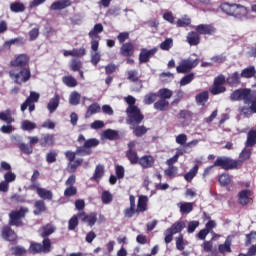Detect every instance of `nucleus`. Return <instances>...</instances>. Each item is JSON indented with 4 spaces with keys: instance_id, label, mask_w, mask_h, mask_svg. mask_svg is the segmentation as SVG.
I'll return each instance as SVG.
<instances>
[{
    "instance_id": "1",
    "label": "nucleus",
    "mask_w": 256,
    "mask_h": 256,
    "mask_svg": "<svg viewBox=\"0 0 256 256\" xmlns=\"http://www.w3.org/2000/svg\"><path fill=\"white\" fill-rule=\"evenodd\" d=\"M220 8L223 13H226V15H230L231 17H235V19H238L239 21L249 19V10L241 4H230L225 2L221 4Z\"/></svg>"
},
{
    "instance_id": "2",
    "label": "nucleus",
    "mask_w": 256,
    "mask_h": 256,
    "mask_svg": "<svg viewBox=\"0 0 256 256\" xmlns=\"http://www.w3.org/2000/svg\"><path fill=\"white\" fill-rule=\"evenodd\" d=\"M243 165L241 160H233L229 157H218L214 162V167H222L225 171L239 169Z\"/></svg>"
},
{
    "instance_id": "3",
    "label": "nucleus",
    "mask_w": 256,
    "mask_h": 256,
    "mask_svg": "<svg viewBox=\"0 0 256 256\" xmlns=\"http://www.w3.org/2000/svg\"><path fill=\"white\" fill-rule=\"evenodd\" d=\"M51 249H53V246H51V239L44 238L41 243L37 242H31L29 247V253H32V255H37L39 253H51Z\"/></svg>"
},
{
    "instance_id": "4",
    "label": "nucleus",
    "mask_w": 256,
    "mask_h": 256,
    "mask_svg": "<svg viewBox=\"0 0 256 256\" xmlns=\"http://www.w3.org/2000/svg\"><path fill=\"white\" fill-rule=\"evenodd\" d=\"M186 224L184 221L175 222L170 228L164 231V242L166 245H169L171 241H173V235H177V233H181L183 229H185Z\"/></svg>"
},
{
    "instance_id": "5",
    "label": "nucleus",
    "mask_w": 256,
    "mask_h": 256,
    "mask_svg": "<svg viewBox=\"0 0 256 256\" xmlns=\"http://www.w3.org/2000/svg\"><path fill=\"white\" fill-rule=\"evenodd\" d=\"M126 113L128 115V125H139V123L145 119L143 114H141V109L137 106H128Z\"/></svg>"
},
{
    "instance_id": "6",
    "label": "nucleus",
    "mask_w": 256,
    "mask_h": 256,
    "mask_svg": "<svg viewBox=\"0 0 256 256\" xmlns=\"http://www.w3.org/2000/svg\"><path fill=\"white\" fill-rule=\"evenodd\" d=\"M9 75L15 83L22 85V83H27L31 79V70L29 68H22L19 72L12 70Z\"/></svg>"
},
{
    "instance_id": "7",
    "label": "nucleus",
    "mask_w": 256,
    "mask_h": 256,
    "mask_svg": "<svg viewBox=\"0 0 256 256\" xmlns=\"http://www.w3.org/2000/svg\"><path fill=\"white\" fill-rule=\"evenodd\" d=\"M230 101H244L245 105L251 103V89H238L230 95Z\"/></svg>"
},
{
    "instance_id": "8",
    "label": "nucleus",
    "mask_w": 256,
    "mask_h": 256,
    "mask_svg": "<svg viewBox=\"0 0 256 256\" xmlns=\"http://www.w3.org/2000/svg\"><path fill=\"white\" fill-rule=\"evenodd\" d=\"M29 209L27 208H20L19 210L12 211L9 214V225H13L14 227H21L23 225V222L21 219L25 217V213H28Z\"/></svg>"
},
{
    "instance_id": "9",
    "label": "nucleus",
    "mask_w": 256,
    "mask_h": 256,
    "mask_svg": "<svg viewBox=\"0 0 256 256\" xmlns=\"http://www.w3.org/2000/svg\"><path fill=\"white\" fill-rule=\"evenodd\" d=\"M99 33H103V24H95L94 28L89 32V37L91 40V50L99 51Z\"/></svg>"
},
{
    "instance_id": "10",
    "label": "nucleus",
    "mask_w": 256,
    "mask_h": 256,
    "mask_svg": "<svg viewBox=\"0 0 256 256\" xmlns=\"http://www.w3.org/2000/svg\"><path fill=\"white\" fill-rule=\"evenodd\" d=\"M198 65H199V59H195V60L191 58L183 59L181 60L179 65L176 67V71L177 73H189L191 69H195V67H197Z\"/></svg>"
},
{
    "instance_id": "11",
    "label": "nucleus",
    "mask_w": 256,
    "mask_h": 256,
    "mask_svg": "<svg viewBox=\"0 0 256 256\" xmlns=\"http://www.w3.org/2000/svg\"><path fill=\"white\" fill-rule=\"evenodd\" d=\"M31 189H35L37 195L40 199H44L45 201H51L53 199V192L51 190H47L45 188L39 187V184H31Z\"/></svg>"
},
{
    "instance_id": "12",
    "label": "nucleus",
    "mask_w": 256,
    "mask_h": 256,
    "mask_svg": "<svg viewBox=\"0 0 256 256\" xmlns=\"http://www.w3.org/2000/svg\"><path fill=\"white\" fill-rule=\"evenodd\" d=\"M157 51H159V49H157V48H152L150 50H147L146 48L141 49L140 54H139L140 63L149 62L151 57H153L155 55V53H157Z\"/></svg>"
},
{
    "instance_id": "13",
    "label": "nucleus",
    "mask_w": 256,
    "mask_h": 256,
    "mask_svg": "<svg viewBox=\"0 0 256 256\" xmlns=\"http://www.w3.org/2000/svg\"><path fill=\"white\" fill-rule=\"evenodd\" d=\"M195 31L198 35H214L216 29L209 24H200L195 26Z\"/></svg>"
},
{
    "instance_id": "14",
    "label": "nucleus",
    "mask_w": 256,
    "mask_h": 256,
    "mask_svg": "<svg viewBox=\"0 0 256 256\" xmlns=\"http://www.w3.org/2000/svg\"><path fill=\"white\" fill-rule=\"evenodd\" d=\"M78 218L83 223H87L90 227H93V225L97 223V213H91L89 215H85V212H81L78 214Z\"/></svg>"
},
{
    "instance_id": "15",
    "label": "nucleus",
    "mask_w": 256,
    "mask_h": 256,
    "mask_svg": "<svg viewBox=\"0 0 256 256\" xmlns=\"http://www.w3.org/2000/svg\"><path fill=\"white\" fill-rule=\"evenodd\" d=\"M28 63H29V56H27V54H20L18 57H16L15 60H12L10 62V65L12 67L25 68V66H27Z\"/></svg>"
},
{
    "instance_id": "16",
    "label": "nucleus",
    "mask_w": 256,
    "mask_h": 256,
    "mask_svg": "<svg viewBox=\"0 0 256 256\" xmlns=\"http://www.w3.org/2000/svg\"><path fill=\"white\" fill-rule=\"evenodd\" d=\"M2 237L5 239V241H17V234L11 227L4 226L1 230Z\"/></svg>"
},
{
    "instance_id": "17",
    "label": "nucleus",
    "mask_w": 256,
    "mask_h": 256,
    "mask_svg": "<svg viewBox=\"0 0 256 256\" xmlns=\"http://www.w3.org/2000/svg\"><path fill=\"white\" fill-rule=\"evenodd\" d=\"M67 7H71V0H58L51 4V11H62V9H67Z\"/></svg>"
},
{
    "instance_id": "18",
    "label": "nucleus",
    "mask_w": 256,
    "mask_h": 256,
    "mask_svg": "<svg viewBox=\"0 0 256 256\" xmlns=\"http://www.w3.org/2000/svg\"><path fill=\"white\" fill-rule=\"evenodd\" d=\"M186 41L191 47H197L201 43V36H199L197 31H191L187 34Z\"/></svg>"
},
{
    "instance_id": "19",
    "label": "nucleus",
    "mask_w": 256,
    "mask_h": 256,
    "mask_svg": "<svg viewBox=\"0 0 256 256\" xmlns=\"http://www.w3.org/2000/svg\"><path fill=\"white\" fill-rule=\"evenodd\" d=\"M61 101V96L59 94H55L54 97H52L48 104L47 109L49 113H55L57 109L59 108V103Z\"/></svg>"
},
{
    "instance_id": "20",
    "label": "nucleus",
    "mask_w": 256,
    "mask_h": 256,
    "mask_svg": "<svg viewBox=\"0 0 256 256\" xmlns=\"http://www.w3.org/2000/svg\"><path fill=\"white\" fill-rule=\"evenodd\" d=\"M248 105H250V107L242 106L239 108L240 115L247 117L256 113V101L251 100Z\"/></svg>"
},
{
    "instance_id": "21",
    "label": "nucleus",
    "mask_w": 256,
    "mask_h": 256,
    "mask_svg": "<svg viewBox=\"0 0 256 256\" xmlns=\"http://www.w3.org/2000/svg\"><path fill=\"white\" fill-rule=\"evenodd\" d=\"M232 239L231 236H228L223 244L218 246V251L221 255H227V253H232L233 250L231 249Z\"/></svg>"
},
{
    "instance_id": "22",
    "label": "nucleus",
    "mask_w": 256,
    "mask_h": 256,
    "mask_svg": "<svg viewBox=\"0 0 256 256\" xmlns=\"http://www.w3.org/2000/svg\"><path fill=\"white\" fill-rule=\"evenodd\" d=\"M130 207L124 210V217L131 219L137 213V209H135V196L130 195L129 197Z\"/></svg>"
},
{
    "instance_id": "23",
    "label": "nucleus",
    "mask_w": 256,
    "mask_h": 256,
    "mask_svg": "<svg viewBox=\"0 0 256 256\" xmlns=\"http://www.w3.org/2000/svg\"><path fill=\"white\" fill-rule=\"evenodd\" d=\"M41 147H51L55 145V136L53 134H43L40 139Z\"/></svg>"
},
{
    "instance_id": "24",
    "label": "nucleus",
    "mask_w": 256,
    "mask_h": 256,
    "mask_svg": "<svg viewBox=\"0 0 256 256\" xmlns=\"http://www.w3.org/2000/svg\"><path fill=\"white\" fill-rule=\"evenodd\" d=\"M120 53L124 57H131V55L135 53V48L133 46V43L131 42L124 43L120 48Z\"/></svg>"
},
{
    "instance_id": "25",
    "label": "nucleus",
    "mask_w": 256,
    "mask_h": 256,
    "mask_svg": "<svg viewBox=\"0 0 256 256\" xmlns=\"http://www.w3.org/2000/svg\"><path fill=\"white\" fill-rule=\"evenodd\" d=\"M147 203H149V198H147V196H140L136 207V213H145V211H147Z\"/></svg>"
},
{
    "instance_id": "26",
    "label": "nucleus",
    "mask_w": 256,
    "mask_h": 256,
    "mask_svg": "<svg viewBox=\"0 0 256 256\" xmlns=\"http://www.w3.org/2000/svg\"><path fill=\"white\" fill-rule=\"evenodd\" d=\"M177 207L180 209V213L183 215H189L193 211V202H179Z\"/></svg>"
},
{
    "instance_id": "27",
    "label": "nucleus",
    "mask_w": 256,
    "mask_h": 256,
    "mask_svg": "<svg viewBox=\"0 0 256 256\" xmlns=\"http://www.w3.org/2000/svg\"><path fill=\"white\" fill-rule=\"evenodd\" d=\"M39 101V93L31 92L30 96L26 99V101L21 105V111L25 112L27 109V105L29 103H37Z\"/></svg>"
},
{
    "instance_id": "28",
    "label": "nucleus",
    "mask_w": 256,
    "mask_h": 256,
    "mask_svg": "<svg viewBox=\"0 0 256 256\" xmlns=\"http://www.w3.org/2000/svg\"><path fill=\"white\" fill-rule=\"evenodd\" d=\"M0 121H4V123H7V125L15 123V118L12 116L11 109L0 112Z\"/></svg>"
},
{
    "instance_id": "29",
    "label": "nucleus",
    "mask_w": 256,
    "mask_h": 256,
    "mask_svg": "<svg viewBox=\"0 0 256 256\" xmlns=\"http://www.w3.org/2000/svg\"><path fill=\"white\" fill-rule=\"evenodd\" d=\"M96 113H101V106L99 103H93L91 104L85 114L86 119H89L91 115H95Z\"/></svg>"
},
{
    "instance_id": "30",
    "label": "nucleus",
    "mask_w": 256,
    "mask_h": 256,
    "mask_svg": "<svg viewBox=\"0 0 256 256\" xmlns=\"http://www.w3.org/2000/svg\"><path fill=\"white\" fill-rule=\"evenodd\" d=\"M227 83L228 85H231V87L239 85V83H241V74L234 72L227 78Z\"/></svg>"
},
{
    "instance_id": "31",
    "label": "nucleus",
    "mask_w": 256,
    "mask_h": 256,
    "mask_svg": "<svg viewBox=\"0 0 256 256\" xmlns=\"http://www.w3.org/2000/svg\"><path fill=\"white\" fill-rule=\"evenodd\" d=\"M249 197H251V190H242L239 193V203L240 205H248Z\"/></svg>"
},
{
    "instance_id": "32",
    "label": "nucleus",
    "mask_w": 256,
    "mask_h": 256,
    "mask_svg": "<svg viewBox=\"0 0 256 256\" xmlns=\"http://www.w3.org/2000/svg\"><path fill=\"white\" fill-rule=\"evenodd\" d=\"M34 207V215H41V213H45V211H47V206H45V201L43 200H37Z\"/></svg>"
},
{
    "instance_id": "33",
    "label": "nucleus",
    "mask_w": 256,
    "mask_h": 256,
    "mask_svg": "<svg viewBox=\"0 0 256 256\" xmlns=\"http://www.w3.org/2000/svg\"><path fill=\"white\" fill-rule=\"evenodd\" d=\"M256 145V130H250L247 134L245 147H254Z\"/></svg>"
},
{
    "instance_id": "34",
    "label": "nucleus",
    "mask_w": 256,
    "mask_h": 256,
    "mask_svg": "<svg viewBox=\"0 0 256 256\" xmlns=\"http://www.w3.org/2000/svg\"><path fill=\"white\" fill-rule=\"evenodd\" d=\"M195 100L198 105H202V106L205 105V103H207V101H209V92L204 91V92L197 94L195 96Z\"/></svg>"
},
{
    "instance_id": "35",
    "label": "nucleus",
    "mask_w": 256,
    "mask_h": 256,
    "mask_svg": "<svg viewBox=\"0 0 256 256\" xmlns=\"http://www.w3.org/2000/svg\"><path fill=\"white\" fill-rule=\"evenodd\" d=\"M55 233V228L51 224H47L42 227V232L40 233V236L43 237V239H47L49 235H53Z\"/></svg>"
},
{
    "instance_id": "36",
    "label": "nucleus",
    "mask_w": 256,
    "mask_h": 256,
    "mask_svg": "<svg viewBox=\"0 0 256 256\" xmlns=\"http://www.w3.org/2000/svg\"><path fill=\"white\" fill-rule=\"evenodd\" d=\"M139 165L144 169H147L153 165V157L151 156H144L138 160Z\"/></svg>"
},
{
    "instance_id": "37",
    "label": "nucleus",
    "mask_w": 256,
    "mask_h": 256,
    "mask_svg": "<svg viewBox=\"0 0 256 256\" xmlns=\"http://www.w3.org/2000/svg\"><path fill=\"white\" fill-rule=\"evenodd\" d=\"M10 11H12V13H23V11H25V4L13 2L10 4Z\"/></svg>"
},
{
    "instance_id": "38",
    "label": "nucleus",
    "mask_w": 256,
    "mask_h": 256,
    "mask_svg": "<svg viewBox=\"0 0 256 256\" xmlns=\"http://www.w3.org/2000/svg\"><path fill=\"white\" fill-rule=\"evenodd\" d=\"M167 107H169V101L165 99L158 100L154 103V109H156V111H165Z\"/></svg>"
},
{
    "instance_id": "39",
    "label": "nucleus",
    "mask_w": 256,
    "mask_h": 256,
    "mask_svg": "<svg viewBox=\"0 0 256 256\" xmlns=\"http://www.w3.org/2000/svg\"><path fill=\"white\" fill-rule=\"evenodd\" d=\"M126 156L132 165H137V163H139V156H137L135 150H128Z\"/></svg>"
},
{
    "instance_id": "40",
    "label": "nucleus",
    "mask_w": 256,
    "mask_h": 256,
    "mask_svg": "<svg viewBox=\"0 0 256 256\" xmlns=\"http://www.w3.org/2000/svg\"><path fill=\"white\" fill-rule=\"evenodd\" d=\"M18 148L22 153H24V155H31V153H33V146H31L30 144L20 142L18 144Z\"/></svg>"
},
{
    "instance_id": "41",
    "label": "nucleus",
    "mask_w": 256,
    "mask_h": 256,
    "mask_svg": "<svg viewBox=\"0 0 256 256\" xmlns=\"http://www.w3.org/2000/svg\"><path fill=\"white\" fill-rule=\"evenodd\" d=\"M11 251V255L14 256H22L25 255V253H27V249H25V247L23 246H13L10 248Z\"/></svg>"
},
{
    "instance_id": "42",
    "label": "nucleus",
    "mask_w": 256,
    "mask_h": 256,
    "mask_svg": "<svg viewBox=\"0 0 256 256\" xmlns=\"http://www.w3.org/2000/svg\"><path fill=\"white\" fill-rule=\"evenodd\" d=\"M158 95L160 99L167 101V99H171V97H173V91L167 88H162L159 90Z\"/></svg>"
},
{
    "instance_id": "43",
    "label": "nucleus",
    "mask_w": 256,
    "mask_h": 256,
    "mask_svg": "<svg viewBox=\"0 0 256 256\" xmlns=\"http://www.w3.org/2000/svg\"><path fill=\"white\" fill-rule=\"evenodd\" d=\"M69 103L70 105H79L81 103V94L77 91L72 92L69 97Z\"/></svg>"
},
{
    "instance_id": "44",
    "label": "nucleus",
    "mask_w": 256,
    "mask_h": 256,
    "mask_svg": "<svg viewBox=\"0 0 256 256\" xmlns=\"http://www.w3.org/2000/svg\"><path fill=\"white\" fill-rule=\"evenodd\" d=\"M62 81L67 87H77V80L73 76H64Z\"/></svg>"
},
{
    "instance_id": "45",
    "label": "nucleus",
    "mask_w": 256,
    "mask_h": 256,
    "mask_svg": "<svg viewBox=\"0 0 256 256\" xmlns=\"http://www.w3.org/2000/svg\"><path fill=\"white\" fill-rule=\"evenodd\" d=\"M197 171H199V166L195 165L188 173L184 175L186 181H193V178L196 177Z\"/></svg>"
},
{
    "instance_id": "46",
    "label": "nucleus",
    "mask_w": 256,
    "mask_h": 256,
    "mask_svg": "<svg viewBox=\"0 0 256 256\" xmlns=\"http://www.w3.org/2000/svg\"><path fill=\"white\" fill-rule=\"evenodd\" d=\"M175 79V76L171 72H163L160 74V80L162 83H171Z\"/></svg>"
},
{
    "instance_id": "47",
    "label": "nucleus",
    "mask_w": 256,
    "mask_h": 256,
    "mask_svg": "<svg viewBox=\"0 0 256 256\" xmlns=\"http://www.w3.org/2000/svg\"><path fill=\"white\" fill-rule=\"evenodd\" d=\"M83 163V159L79 158L76 161L68 163V173H75L77 171V167Z\"/></svg>"
},
{
    "instance_id": "48",
    "label": "nucleus",
    "mask_w": 256,
    "mask_h": 256,
    "mask_svg": "<svg viewBox=\"0 0 256 256\" xmlns=\"http://www.w3.org/2000/svg\"><path fill=\"white\" fill-rule=\"evenodd\" d=\"M225 91V86L219 84H213L212 88L210 89V93H212V95H219L221 93H225Z\"/></svg>"
},
{
    "instance_id": "49",
    "label": "nucleus",
    "mask_w": 256,
    "mask_h": 256,
    "mask_svg": "<svg viewBox=\"0 0 256 256\" xmlns=\"http://www.w3.org/2000/svg\"><path fill=\"white\" fill-rule=\"evenodd\" d=\"M193 79H195V74L190 73V74L185 75L180 80V87H185V85H189V83H191V81H193Z\"/></svg>"
},
{
    "instance_id": "50",
    "label": "nucleus",
    "mask_w": 256,
    "mask_h": 256,
    "mask_svg": "<svg viewBox=\"0 0 256 256\" xmlns=\"http://www.w3.org/2000/svg\"><path fill=\"white\" fill-rule=\"evenodd\" d=\"M35 127H37V124H35L29 120H25L21 123V129H23L24 131H33V129H35Z\"/></svg>"
},
{
    "instance_id": "51",
    "label": "nucleus",
    "mask_w": 256,
    "mask_h": 256,
    "mask_svg": "<svg viewBox=\"0 0 256 256\" xmlns=\"http://www.w3.org/2000/svg\"><path fill=\"white\" fill-rule=\"evenodd\" d=\"M173 47V38H167L165 41H163L160 44V49H162V51H169V49H171Z\"/></svg>"
},
{
    "instance_id": "52",
    "label": "nucleus",
    "mask_w": 256,
    "mask_h": 256,
    "mask_svg": "<svg viewBox=\"0 0 256 256\" xmlns=\"http://www.w3.org/2000/svg\"><path fill=\"white\" fill-rule=\"evenodd\" d=\"M103 175H105V169L103 168V166L101 165L96 166L93 179H95V181H98V179H101Z\"/></svg>"
},
{
    "instance_id": "53",
    "label": "nucleus",
    "mask_w": 256,
    "mask_h": 256,
    "mask_svg": "<svg viewBox=\"0 0 256 256\" xmlns=\"http://www.w3.org/2000/svg\"><path fill=\"white\" fill-rule=\"evenodd\" d=\"M77 217H79V215L73 216L69 220V222H68V229H69V231H75V229H77V225H79V219Z\"/></svg>"
},
{
    "instance_id": "54",
    "label": "nucleus",
    "mask_w": 256,
    "mask_h": 256,
    "mask_svg": "<svg viewBox=\"0 0 256 256\" xmlns=\"http://www.w3.org/2000/svg\"><path fill=\"white\" fill-rule=\"evenodd\" d=\"M157 101V94L156 93H149L144 97L145 105H151Z\"/></svg>"
},
{
    "instance_id": "55",
    "label": "nucleus",
    "mask_w": 256,
    "mask_h": 256,
    "mask_svg": "<svg viewBox=\"0 0 256 256\" xmlns=\"http://www.w3.org/2000/svg\"><path fill=\"white\" fill-rule=\"evenodd\" d=\"M102 203L104 205H109V203H111V201H113V195L109 193V191H104L102 192Z\"/></svg>"
},
{
    "instance_id": "56",
    "label": "nucleus",
    "mask_w": 256,
    "mask_h": 256,
    "mask_svg": "<svg viewBox=\"0 0 256 256\" xmlns=\"http://www.w3.org/2000/svg\"><path fill=\"white\" fill-rule=\"evenodd\" d=\"M192 114L191 111L189 110H181L178 113V119L182 120V121H189V119H191Z\"/></svg>"
},
{
    "instance_id": "57",
    "label": "nucleus",
    "mask_w": 256,
    "mask_h": 256,
    "mask_svg": "<svg viewBox=\"0 0 256 256\" xmlns=\"http://www.w3.org/2000/svg\"><path fill=\"white\" fill-rule=\"evenodd\" d=\"M46 161H47V163H55L57 161V151L50 150L46 154Z\"/></svg>"
},
{
    "instance_id": "58",
    "label": "nucleus",
    "mask_w": 256,
    "mask_h": 256,
    "mask_svg": "<svg viewBox=\"0 0 256 256\" xmlns=\"http://www.w3.org/2000/svg\"><path fill=\"white\" fill-rule=\"evenodd\" d=\"M145 133H147V128H145V126H137V127L133 128V134L136 137H143V135H145Z\"/></svg>"
},
{
    "instance_id": "59",
    "label": "nucleus",
    "mask_w": 256,
    "mask_h": 256,
    "mask_svg": "<svg viewBox=\"0 0 256 256\" xmlns=\"http://www.w3.org/2000/svg\"><path fill=\"white\" fill-rule=\"evenodd\" d=\"M76 153H78V155H91V148H88L87 146H85V144H83V146H80L76 149Z\"/></svg>"
},
{
    "instance_id": "60",
    "label": "nucleus",
    "mask_w": 256,
    "mask_h": 256,
    "mask_svg": "<svg viewBox=\"0 0 256 256\" xmlns=\"http://www.w3.org/2000/svg\"><path fill=\"white\" fill-rule=\"evenodd\" d=\"M176 249H178V251H183V249H185V240H183V234L176 237Z\"/></svg>"
},
{
    "instance_id": "61",
    "label": "nucleus",
    "mask_w": 256,
    "mask_h": 256,
    "mask_svg": "<svg viewBox=\"0 0 256 256\" xmlns=\"http://www.w3.org/2000/svg\"><path fill=\"white\" fill-rule=\"evenodd\" d=\"M101 61V54L97 50H92L91 52V63L92 65H97Z\"/></svg>"
},
{
    "instance_id": "62",
    "label": "nucleus",
    "mask_w": 256,
    "mask_h": 256,
    "mask_svg": "<svg viewBox=\"0 0 256 256\" xmlns=\"http://www.w3.org/2000/svg\"><path fill=\"white\" fill-rule=\"evenodd\" d=\"M77 195V188L75 186H68L64 191V197H73Z\"/></svg>"
},
{
    "instance_id": "63",
    "label": "nucleus",
    "mask_w": 256,
    "mask_h": 256,
    "mask_svg": "<svg viewBox=\"0 0 256 256\" xmlns=\"http://www.w3.org/2000/svg\"><path fill=\"white\" fill-rule=\"evenodd\" d=\"M103 137H105V139L113 140L117 137V131L108 129L103 132Z\"/></svg>"
},
{
    "instance_id": "64",
    "label": "nucleus",
    "mask_w": 256,
    "mask_h": 256,
    "mask_svg": "<svg viewBox=\"0 0 256 256\" xmlns=\"http://www.w3.org/2000/svg\"><path fill=\"white\" fill-rule=\"evenodd\" d=\"M176 143L178 145H182L185 147V145L187 144V136L186 134H179L178 136H176Z\"/></svg>"
}]
</instances>
